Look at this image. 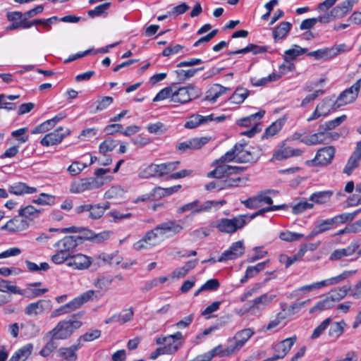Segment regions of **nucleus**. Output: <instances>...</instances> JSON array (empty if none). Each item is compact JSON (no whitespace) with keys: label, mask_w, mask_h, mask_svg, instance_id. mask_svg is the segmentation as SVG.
Wrapping results in <instances>:
<instances>
[{"label":"nucleus","mask_w":361,"mask_h":361,"mask_svg":"<svg viewBox=\"0 0 361 361\" xmlns=\"http://www.w3.org/2000/svg\"><path fill=\"white\" fill-rule=\"evenodd\" d=\"M83 238L80 235H66L62 239L58 240L54 247L57 252L51 257V261L55 264H61L71 257L73 253L74 249L82 243Z\"/></svg>","instance_id":"f257e3e1"},{"label":"nucleus","mask_w":361,"mask_h":361,"mask_svg":"<svg viewBox=\"0 0 361 361\" xmlns=\"http://www.w3.org/2000/svg\"><path fill=\"white\" fill-rule=\"evenodd\" d=\"M81 315L80 313L74 314L68 319L60 321L52 330L49 331V334H54V338L60 340L68 338L82 325L79 319Z\"/></svg>","instance_id":"f03ea898"},{"label":"nucleus","mask_w":361,"mask_h":361,"mask_svg":"<svg viewBox=\"0 0 361 361\" xmlns=\"http://www.w3.org/2000/svg\"><path fill=\"white\" fill-rule=\"evenodd\" d=\"M94 298L99 299L97 293L94 290H89L86 292L81 293L78 297L75 298L71 302L54 310L51 314V318H54L62 314H68L72 311L81 307L83 304L88 301L93 300Z\"/></svg>","instance_id":"7ed1b4c3"},{"label":"nucleus","mask_w":361,"mask_h":361,"mask_svg":"<svg viewBox=\"0 0 361 361\" xmlns=\"http://www.w3.org/2000/svg\"><path fill=\"white\" fill-rule=\"evenodd\" d=\"M247 214L238 215L232 219L222 218L215 223V227L221 233H234L247 224Z\"/></svg>","instance_id":"20e7f679"},{"label":"nucleus","mask_w":361,"mask_h":361,"mask_svg":"<svg viewBox=\"0 0 361 361\" xmlns=\"http://www.w3.org/2000/svg\"><path fill=\"white\" fill-rule=\"evenodd\" d=\"M201 94L200 89L192 85L181 87L177 90L173 88L172 102L186 104L192 99L198 98Z\"/></svg>","instance_id":"39448f33"},{"label":"nucleus","mask_w":361,"mask_h":361,"mask_svg":"<svg viewBox=\"0 0 361 361\" xmlns=\"http://www.w3.org/2000/svg\"><path fill=\"white\" fill-rule=\"evenodd\" d=\"M360 87L361 79H359L351 87L341 93L337 99L334 102L333 110L336 111L340 107L355 101Z\"/></svg>","instance_id":"423d86ee"},{"label":"nucleus","mask_w":361,"mask_h":361,"mask_svg":"<svg viewBox=\"0 0 361 361\" xmlns=\"http://www.w3.org/2000/svg\"><path fill=\"white\" fill-rule=\"evenodd\" d=\"M276 297V295L268 293L262 294L249 302V307L246 309V311L251 314L259 315L262 311L271 304Z\"/></svg>","instance_id":"0eeeda50"},{"label":"nucleus","mask_w":361,"mask_h":361,"mask_svg":"<svg viewBox=\"0 0 361 361\" xmlns=\"http://www.w3.org/2000/svg\"><path fill=\"white\" fill-rule=\"evenodd\" d=\"M216 167L212 171H210L207 176L209 178H213L221 180L225 178L226 176L238 175L243 173L245 168L240 166H232L225 163H216Z\"/></svg>","instance_id":"6e6552de"},{"label":"nucleus","mask_w":361,"mask_h":361,"mask_svg":"<svg viewBox=\"0 0 361 361\" xmlns=\"http://www.w3.org/2000/svg\"><path fill=\"white\" fill-rule=\"evenodd\" d=\"M269 190L262 191L257 195L250 197L245 200H241L240 202L244 206L250 209H255L262 207L264 204L271 205L273 200L269 196Z\"/></svg>","instance_id":"1a4fd4ad"},{"label":"nucleus","mask_w":361,"mask_h":361,"mask_svg":"<svg viewBox=\"0 0 361 361\" xmlns=\"http://www.w3.org/2000/svg\"><path fill=\"white\" fill-rule=\"evenodd\" d=\"M182 338V333L178 331L173 335L157 338L156 340V343L157 345H164L162 347L163 350L166 354L170 355L176 353L178 350L179 345L176 344V341Z\"/></svg>","instance_id":"9d476101"},{"label":"nucleus","mask_w":361,"mask_h":361,"mask_svg":"<svg viewBox=\"0 0 361 361\" xmlns=\"http://www.w3.org/2000/svg\"><path fill=\"white\" fill-rule=\"evenodd\" d=\"M344 44L331 47L323 48L308 53V56L316 59L328 60L332 59L345 51Z\"/></svg>","instance_id":"9b49d317"},{"label":"nucleus","mask_w":361,"mask_h":361,"mask_svg":"<svg viewBox=\"0 0 361 361\" xmlns=\"http://www.w3.org/2000/svg\"><path fill=\"white\" fill-rule=\"evenodd\" d=\"M296 339L297 337L293 336L276 344L274 348V355L266 359L265 361H276L279 359L283 358L294 345Z\"/></svg>","instance_id":"f8f14e48"},{"label":"nucleus","mask_w":361,"mask_h":361,"mask_svg":"<svg viewBox=\"0 0 361 361\" xmlns=\"http://www.w3.org/2000/svg\"><path fill=\"white\" fill-rule=\"evenodd\" d=\"M100 184L93 178H83L78 181L72 182L70 185L71 193H82L100 187Z\"/></svg>","instance_id":"ddd939ff"},{"label":"nucleus","mask_w":361,"mask_h":361,"mask_svg":"<svg viewBox=\"0 0 361 361\" xmlns=\"http://www.w3.org/2000/svg\"><path fill=\"white\" fill-rule=\"evenodd\" d=\"M52 308L50 300H39L37 302L28 304L25 308V314L28 316H37Z\"/></svg>","instance_id":"4468645a"},{"label":"nucleus","mask_w":361,"mask_h":361,"mask_svg":"<svg viewBox=\"0 0 361 361\" xmlns=\"http://www.w3.org/2000/svg\"><path fill=\"white\" fill-rule=\"evenodd\" d=\"M236 145L241 147L237 151V162H255L258 159L259 154L257 152L254 147L244 144H236Z\"/></svg>","instance_id":"2eb2a0df"},{"label":"nucleus","mask_w":361,"mask_h":361,"mask_svg":"<svg viewBox=\"0 0 361 361\" xmlns=\"http://www.w3.org/2000/svg\"><path fill=\"white\" fill-rule=\"evenodd\" d=\"M66 262L68 267H72L74 269L84 270L90 267L92 260L87 255L80 253H73Z\"/></svg>","instance_id":"dca6fc26"},{"label":"nucleus","mask_w":361,"mask_h":361,"mask_svg":"<svg viewBox=\"0 0 361 361\" xmlns=\"http://www.w3.org/2000/svg\"><path fill=\"white\" fill-rule=\"evenodd\" d=\"M244 252H245V247L243 245V242L240 241V240L237 241L235 243H233L231 245L229 249H228L227 250H225L221 254L220 257L218 259V262H226L228 260L235 259L240 257L241 255H243Z\"/></svg>","instance_id":"f3484780"},{"label":"nucleus","mask_w":361,"mask_h":361,"mask_svg":"<svg viewBox=\"0 0 361 361\" xmlns=\"http://www.w3.org/2000/svg\"><path fill=\"white\" fill-rule=\"evenodd\" d=\"M336 149L333 146H327L319 149L312 160L316 165L326 166L329 164L334 157Z\"/></svg>","instance_id":"a211bd4d"},{"label":"nucleus","mask_w":361,"mask_h":361,"mask_svg":"<svg viewBox=\"0 0 361 361\" xmlns=\"http://www.w3.org/2000/svg\"><path fill=\"white\" fill-rule=\"evenodd\" d=\"M254 331L251 329H245L235 334L233 338L228 340L235 352L240 350L245 343L253 335Z\"/></svg>","instance_id":"6ab92c4d"},{"label":"nucleus","mask_w":361,"mask_h":361,"mask_svg":"<svg viewBox=\"0 0 361 361\" xmlns=\"http://www.w3.org/2000/svg\"><path fill=\"white\" fill-rule=\"evenodd\" d=\"M302 154V151L300 149H294L286 145L283 142L281 145L274 151L272 157V160H282L288 159L292 157H298Z\"/></svg>","instance_id":"aec40b11"},{"label":"nucleus","mask_w":361,"mask_h":361,"mask_svg":"<svg viewBox=\"0 0 361 361\" xmlns=\"http://www.w3.org/2000/svg\"><path fill=\"white\" fill-rule=\"evenodd\" d=\"M360 160L361 140L357 142L355 149L348 159L343 172L348 176L350 175L359 166Z\"/></svg>","instance_id":"412c9836"},{"label":"nucleus","mask_w":361,"mask_h":361,"mask_svg":"<svg viewBox=\"0 0 361 361\" xmlns=\"http://www.w3.org/2000/svg\"><path fill=\"white\" fill-rule=\"evenodd\" d=\"M183 228L179 222L175 220H169L158 224V229L161 230L165 238L174 236L179 233Z\"/></svg>","instance_id":"4be33fe9"},{"label":"nucleus","mask_w":361,"mask_h":361,"mask_svg":"<svg viewBox=\"0 0 361 361\" xmlns=\"http://www.w3.org/2000/svg\"><path fill=\"white\" fill-rule=\"evenodd\" d=\"M61 130H63V128L59 127L54 132L47 134L41 140L40 143L43 146L46 147L55 145L60 143L63 140V139L70 133L68 129H67L64 133H60V131Z\"/></svg>","instance_id":"5701e85b"},{"label":"nucleus","mask_w":361,"mask_h":361,"mask_svg":"<svg viewBox=\"0 0 361 361\" xmlns=\"http://www.w3.org/2000/svg\"><path fill=\"white\" fill-rule=\"evenodd\" d=\"M159 243L157 235L152 230L147 231L142 239L134 244V248L137 250L149 249Z\"/></svg>","instance_id":"b1692460"},{"label":"nucleus","mask_w":361,"mask_h":361,"mask_svg":"<svg viewBox=\"0 0 361 361\" xmlns=\"http://www.w3.org/2000/svg\"><path fill=\"white\" fill-rule=\"evenodd\" d=\"M208 141L209 139L205 137L192 138L185 142L179 143L176 146V148L183 152H185L189 149H198L202 147L205 144H207Z\"/></svg>","instance_id":"393cba45"},{"label":"nucleus","mask_w":361,"mask_h":361,"mask_svg":"<svg viewBox=\"0 0 361 361\" xmlns=\"http://www.w3.org/2000/svg\"><path fill=\"white\" fill-rule=\"evenodd\" d=\"M29 227V223L26 219L16 216L9 220L1 227L2 230H6L9 232H20L27 229Z\"/></svg>","instance_id":"a878e982"},{"label":"nucleus","mask_w":361,"mask_h":361,"mask_svg":"<svg viewBox=\"0 0 361 361\" xmlns=\"http://www.w3.org/2000/svg\"><path fill=\"white\" fill-rule=\"evenodd\" d=\"M355 3V0H345L333 8L330 11V15L333 16L334 19L341 18L352 11Z\"/></svg>","instance_id":"bb28decb"},{"label":"nucleus","mask_w":361,"mask_h":361,"mask_svg":"<svg viewBox=\"0 0 361 361\" xmlns=\"http://www.w3.org/2000/svg\"><path fill=\"white\" fill-rule=\"evenodd\" d=\"M360 244L357 242H352L347 247L336 249L333 251L329 257L331 261H338L344 257L352 255L358 249Z\"/></svg>","instance_id":"cd10ccee"},{"label":"nucleus","mask_w":361,"mask_h":361,"mask_svg":"<svg viewBox=\"0 0 361 361\" xmlns=\"http://www.w3.org/2000/svg\"><path fill=\"white\" fill-rule=\"evenodd\" d=\"M334 226V221L331 218L318 221L315 223L314 227L306 238L310 240L322 233L331 230Z\"/></svg>","instance_id":"c85d7f7f"},{"label":"nucleus","mask_w":361,"mask_h":361,"mask_svg":"<svg viewBox=\"0 0 361 361\" xmlns=\"http://www.w3.org/2000/svg\"><path fill=\"white\" fill-rule=\"evenodd\" d=\"M66 117V115L63 113H60L55 116L54 118L49 119L40 125L37 126L35 129L32 130V134L42 133L51 129L58 122L61 121Z\"/></svg>","instance_id":"c756f323"},{"label":"nucleus","mask_w":361,"mask_h":361,"mask_svg":"<svg viewBox=\"0 0 361 361\" xmlns=\"http://www.w3.org/2000/svg\"><path fill=\"white\" fill-rule=\"evenodd\" d=\"M133 309H126L122 310L119 314H114L112 317L106 319L105 324H109L111 323L117 322L120 324H123L128 322H130L133 319Z\"/></svg>","instance_id":"7c9ffc66"},{"label":"nucleus","mask_w":361,"mask_h":361,"mask_svg":"<svg viewBox=\"0 0 361 361\" xmlns=\"http://www.w3.org/2000/svg\"><path fill=\"white\" fill-rule=\"evenodd\" d=\"M111 232L109 231H104L99 233H94L93 231L84 229V235L82 236L83 240H90L95 243H101L108 240L111 236Z\"/></svg>","instance_id":"2f4dec72"},{"label":"nucleus","mask_w":361,"mask_h":361,"mask_svg":"<svg viewBox=\"0 0 361 361\" xmlns=\"http://www.w3.org/2000/svg\"><path fill=\"white\" fill-rule=\"evenodd\" d=\"M228 90L230 89L221 85L215 84L207 91L204 100L214 103L220 96L224 94Z\"/></svg>","instance_id":"473e14b6"},{"label":"nucleus","mask_w":361,"mask_h":361,"mask_svg":"<svg viewBox=\"0 0 361 361\" xmlns=\"http://www.w3.org/2000/svg\"><path fill=\"white\" fill-rule=\"evenodd\" d=\"M350 289V286H343L342 287L331 290L326 296L329 300H331V302L334 306L336 302L340 301L345 297Z\"/></svg>","instance_id":"72a5a7b5"},{"label":"nucleus","mask_w":361,"mask_h":361,"mask_svg":"<svg viewBox=\"0 0 361 361\" xmlns=\"http://www.w3.org/2000/svg\"><path fill=\"white\" fill-rule=\"evenodd\" d=\"M33 345L28 343L17 350L8 361H25L31 355Z\"/></svg>","instance_id":"f704fd0d"},{"label":"nucleus","mask_w":361,"mask_h":361,"mask_svg":"<svg viewBox=\"0 0 361 361\" xmlns=\"http://www.w3.org/2000/svg\"><path fill=\"white\" fill-rule=\"evenodd\" d=\"M292 27V24L289 22H281L273 31V37L276 42L279 39L284 38Z\"/></svg>","instance_id":"c9c22d12"},{"label":"nucleus","mask_w":361,"mask_h":361,"mask_svg":"<svg viewBox=\"0 0 361 361\" xmlns=\"http://www.w3.org/2000/svg\"><path fill=\"white\" fill-rule=\"evenodd\" d=\"M109 202H106L103 204H91V209L89 211V218L92 219H99L103 216L104 212L109 209Z\"/></svg>","instance_id":"e433bc0d"},{"label":"nucleus","mask_w":361,"mask_h":361,"mask_svg":"<svg viewBox=\"0 0 361 361\" xmlns=\"http://www.w3.org/2000/svg\"><path fill=\"white\" fill-rule=\"evenodd\" d=\"M265 114L264 111H259L257 113L251 114L245 118H242L236 121V123L239 126L248 127L254 125V122L257 123V121L260 120Z\"/></svg>","instance_id":"4c0bfd02"},{"label":"nucleus","mask_w":361,"mask_h":361,"mask_svg":"<svg viewBox=\"0 0 361 361\" xmlns=\"http://www.w3.org/2000/svg\"><path fill=\"white\" fill-rule=\"evenodd\" d=\"M326 135L325 131L319 129V132L314 133L307 137L301 140V142L307 145H314L325 143Z\"/></svg>","instance_id":"58836bf2"},{"label":"nucleus","mask_w":361,"mask_h":361,"mask_svg":"<svg viewBox=\"0 0 361 361\" xmlns=\"http://www.w3.org/2000/svg\"><path fill=\"white\" fill-rule=\"evenodd\" d=\"M332 195L331 190L316 192L310 195V200L317 204H325L329 201Z\"/></svg>","instance_id":"ea45409f"},{"label":"nucleus","mask_w":361,"mask_h":361,"mask_svg":"<svg viewBox=\"0 0 361 361\" xmlns=\"http://www.w3.org/2000/svg\"><path fill=\"white\" fill-rule=\"evenodd\" d=\"M250 90L243 87H238L230 97L231 102L236 104L243 103L249 96Z\"/></svg>","instance_id":"a19ab883"},{"label":"nucleus","mask_w":361,"mask_h":361,"mask_svg":"<svg viewBox=\"0 0 361 361\" xmlns=\"http://www.w3.org/2000/svg\"><path fill=\"white\" fill-rule=\"evenodd\" d=\"M267 51L265 47H260L254 44H249L247 47L243 49H240L234 51H230L228 53V55H235L238 54H246L248 52H252L254 54L264 53Z\"/></svg>","instance_id":"79ce46f5"},{"label":"nucleus","mask_w":361,"mask_h":361,"mask_svg":"<svg viewBox=\"0 0 361 361\" xmlns=\"http://www.w3.org/2000/svg\"><path fill=\"white\" fill-rule=\"evenodd\" d=\"M310 301L311 300L308 299L302 302L293 303L288 307H283L281 312L286 314V317H291L298 313L301 310V309L305 307L307 304H309Z\"/></svg>","instance_id":"37998d69"},{"label":"nucleus","mask_w":361,"mask_h":361,"mask_svg":"<svg viewBox=\"0 0 361 361\" xmlns=\"http://www.w3.org/2000/svg\"><path fill=\"white\" fill-rule=\"evenodd\" d=\"M21 328L24 330L25 336L30 338L37 336L40 332V327L34 321L22 324Z\"/></svg>","instance_id":"c03bdc74"},{"label":"nucleus","mask_w":361,"mask_h":361,"mask_svg":"<svg viewBox=\"0 0 361 361\" xmlns=\"http://www.w3.org/2000/svg\"><path fill=\"white\" fill-rule=\"evenodd\" d=\"M48 334L51 336V338L39 352V354L43 357H48L59 345L58 338H54V334L48 333Z\"/></svg>","instance_id":"a18cd8bd"},{"label":"nucleus","mask_w":361,"mask_h":361,"mask_svg":"<svg viewBox=\"0 0 361 361\" xmlns=\"http://www.w3.org/2000/svg\"><path fill=\"white\" fill-rule=\"evenodd\" d=\"M41 213V211L37 209L32 205H28L19 209L18 215L19 216L24 217L25 219H28L32 220L35 218H37Z\"/></svg>","instance_id":"49530a36"},{"label":"nucleus","mask_w":361,"mask_h":361,"mask_svg":"<svg viewBox=\"0 0 361 361\" xmlns=\"http://www.w3.org/2000/svg\"><path fill=\"white\" fill-rule=\"evenodd\" d=\"M346 324L343 320L336 322L330 326L329 336L334 340L337 339L344 331Z\"/></svg>","instance_id":"de8ad7c7"},{"label":"nucleus","mask_w":361,"mask_h":361,"mask_svg":"<svg viewBox=\"0 0 361 361\" xmlns=\"http://www.w3.org/2000/svg\"><path fill=\"white\" fill-rule=\"evenodd\" d=\"M222 186L224 189L231 187H237L241 185L242 183H245V180L236 176V175L226 176L224 180H221Z\"/></svg>","instance_id":"09e8293b"},{"label":"nucleus","mask_w":361,"mask_h":361,"mask_svg":"<svg viewBox=\"0 0 361 361\" xmlns=\"http://www.w3.org/2000/svg\"><path fill=\"white\" fill-rule=\"evenodd\" d=\"M334 101H333L331 99L326 97L317 105L316 108L320 112V115L326 116L331 112V111H334Z\"/></svg>","instance_id":"8fccbe9b"},{"label":"nucleus","mask_w":361,"mask_h":361,"mask_svg":"<svg viewBox=\"0 0 361 361\" xmlns=\"http://www.w3.org/2000/svg\"><path fill=\"white\" fill-rule=\"evenodd\" d=\"M48 292L47 288H32L28 286L25 289H20L19 295L25 296L29 298H34L42 295L43 294Z\"/></svg>","instance_id":"3c124183"},{"label":"nucleus","mask_w":361,"mask_h":361,"mask_svg":"<svg viewBox=\"0 0 361 361\" xmlns=\"http://www.w3.org/2000/svg\"><path fill=\"white\" fill-rule=\"evenodd\" d=\"M307 51L305 48H301L300 46L295 44L292 49L285 51L284 61H292Z\"/></svg>","instance_id":"603ef678"},{"label":"nucleus","mask_w":361,"mask_h":361,"mask_svg":"<svg viewBox=\"0 0 361 361\" xmlns=\"http://www.w3.org/2000/svg\"><path fill=\"white\" fill-rule=\"evenodd\" d=\"M212 352L214 353V356H219V357H227L233 355L235 353L234 348L232 345L229 343L228 341V345L226 347L224 348L221 345H219L218 346L213 348Z\"/></svg>","instance_id":"864d4df0"},{"label":"nucleus","mask_w":361,"mask_h":361,"mask_svg":"<svg viewBox=\"0 0 361 361\" xmlns=\"http://www.w3.org/2000/svg\"><path fill=\"white\" fill-rule=\"evenodd\" d=\"M288 208V206L286 204H280V205H270L269 207L261 209L258 210L257 212L253 213L251 215H248L247 221H250L255 217L258 216H262L266 212H271V211H276L279 209H287Z\"/></svg>","instance_id":"5fc2aeb1"},{"label":"nucleus","mask_w":361,"mask_h":361,"mask_svg":"<svg viewBox=\"0 0 361 361\" xmlns=\"http://www.w3.org/2000/svg\"><path fill=\"white\" fill-rule=\"evenodd\" d=\"M347 119V116L343 114L339 117H337L331 121L326 122L319 126L320 130L324 131L331 130L340 126L343 122Z\"/></svg>","instance_id":"6e6d98bb"},{"label":"nucleus","mask_w":361,"mask_h":361,"mask_svg":"<svg viewBox=\"0 0 361 361\" xmlns=\"http://www.w3.org/2000/svg\"><path fill=\"white\" fill-rule=\"evenodd\" d=\"M180 162L176 161H172V162H168V163H164L161 164H157L158 168L159 169V176H166L171 172L175 171L178 166H179Z\"/></svg>","instance_id":"4d7b16f0"},{"label":"nucleus","mask_w":361,"mask_h":361,"mask_svg":"<svg viewBox=\"0 0 361 361\" xmlns=\"http://www.w3.org/2000/svg\"><path fill=\"white\" fill-rule=\"evenodd\" d=\"M56 197L52 195L42 192L39 197L33 200V202L41 205H53L55 203Z\"/></svg>","instance_id":"13d9d810"},{"label":"nucleus","mask_w":361,"mask_h":361,"mask_svg":"<svg viewBox=\"0 0 361 361\" xmlns=\"http://www.w3.org/2000/svg\"><path fill=\"white\" fill-rule=\"evenodd\" d=\"M204 67L189 70L178 69L175 71V73L180 80L184 81L193 77L198 71H202Z\"/></svg>","instance_id":"bf43d9fd"},{"label":"nucleus","mask_w":361,"mask_h":361,"mask_svg":"<svg viewBox=\"0 0 361 361\" xmlns=\"http://www.w3.org/2000/svg\"><path fill=\"white\" fill-rule=\"evenodd\" d=\"M241 147L238 145H235L233 148H232L231 150L228 151L224 155H223L219 159L216 160V163H225V162H229L233 160H235L237 161V151L238 150V148Z\"/></svg>","instance_id":"052dcab7"},{"label":"nucleus","mask_w":361,"mask_h":361,"mask_svg":"<svg viewBox=\"0 0 361 361\" xmlns=\"http://www.w3.org/2000/svg\"><path fill=\"white\" fill-rule=\"evenodd\" d=\"M282 128V122L277 121L269 126L264 133L262 138H268L278 133Z\"/></svg>","instance_id":"680f3d73"},{"label":"nucleus","mask_w":361,"mask_h":361,"mask_svg":"<svg viewBox=\"0 0 361 361\" xmlns=\"http://www.w3.org/2000/svg\"><path fill=\"white\" fill-rule=\"evenodd\" d=\"M332 307L333 305L331 300H329L326 296L324 299L319 300L314 306L310 309L309 312L310 313H314L329 309Z\"/></svg>","instance_id":"e2e57ef3"},{"label":"nucleus","mask_w":361,"mask_h":361,"mask_svg":"<svg viewBox=\"0 0 361 361\" xmlns=\"http://www.w3.org/2000/svg\"><path fill=\"white\" fill-rule=\"evenodd\" d=\"M173 94V87H166L160 90L155 97L153 99V102L161 101L167 98H171L172 102V96Z\"/></svg>","instance_id":"0e129e2a"},{"label":"nucleus","mask_w":361,"mask_h":361,"mask_svg":"<svg viewBox=\"0 0 361 361\" xmlns=\"http://www.w3.org/2000/svg\"><path fill=\"white\" fill-rule=\"evenodd\" d=\"M313 290H316L314 283L303 286L293 290L291 293V297L295 298H302L304 295L312 291Z\"/></svg>","instance_id":"69168bd1"},{"label":"nucleus","mask_w":361,"mask_h":361,"mask_svg":"<svg viewBox=\"0 0 361 361\" xmlns=\"http://www.w3.org/2000/svg\"><path fill=\"white\" fill-rule=\"evenodd\" d=\"M331 318L325 319L318 326H317L314 329V330L311 336V338L316 339V338H319L324 333V331L327 329V327L329 326V324H331Z\"/></svg>","instance_id":"338daca9"},{"label":"nucleus","mask_w":361,"mask_h":361,"mask_svg":"<svg viewBox=\"0 0 361 361\" xmlns=\"http://www.w3.org/2000/svg\"><path fill=\"white\" fill-rule=\"evenodd\" d=\"M59 354L66 361H75L78 358L77 354L70 348H61Z\"/></svg>","instance_id":"774afa93"}]
</instances>
